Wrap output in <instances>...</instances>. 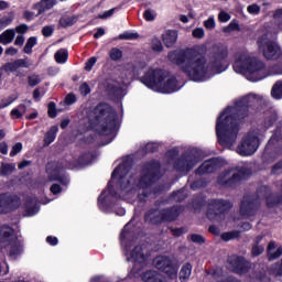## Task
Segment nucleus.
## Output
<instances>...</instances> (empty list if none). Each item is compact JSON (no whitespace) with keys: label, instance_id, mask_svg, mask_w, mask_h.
<instances>
[{"label":"nucleus","instance_id":"1","mask_svg":"<svg viewBox=\"0 0 282 282\" xmlns=\"http://www.w3.org/2000/svg\"><path fill=\"white\" fill-rule=\"evenodd\" d=\"M167 58L180 67L194 83H204L208 74H221L228 69V46L214 44L206 58V46H193L169 52Z\"/></svg>","mask_w":282,"mask_h":282},{"label":"nucleus","instance_id":"2","mask_svg":"<svg viewBox=\"0 0 282 282\" xmlns=\"http://www.w3.org/2000/svg\"><path fill=\"white\" fill-rule=\"evenodd\" d=\"M180 178L169 182L162 177H111L107 187L102 189L98 197L100 210L107 213L116 206L118 199H124L128 195H135L139 204H147L151 195L160 197Z\"/></svg>","mask_w":282,"mask_h":282},{"label":"nucleus","instance_id":"3","mask_svg":"<svg viewBox=\"0 0 282 282\" xmlns=\"http://www.w3.org/2000/svg\"><path fill=\"white\" fill-rule=\"evenodd\" d=\"M257 97L246 95L223 110L216 120L217 142L223 149H232L237 143L240 124L250 116V107L254 105Z\"/></svg>","mask_w":282,"mask_h":282},{"label":"nucleus","instance_id":"4","mask_svg":"<svg viewBox=\"0 0 282 282\" xmlns=\"http://www.w3.org/2000/svg\"><path fill=\"white\" fill-rule=\"evenodd\" d=\"M89 124L98 135H113L120 129L118 111L113 106L100 101L90 112Z\"/></svg>","mask_w":282,"mask_h":282},{"label":"nucleus","instance_id":"5","mask_svg":"<svg viewBox=\"0 0 282 282\" xmlns=\"http://www.w3.org/2000/svg\"><path fill=\"white\" fill-rule=\"evenodd\" d=\"M232 67L236 74H242L251 83H257L265 78V63L246 53L235 54Z\"/></svg>","mask_w":282,"mask_h":282},{"label":"nucleus","instance_id":"6","mask_svg":"<svg viewBox=\"0 0 282 282\" xmlns=\"http://www.w3.org/2000/svg\"><path fill=\"white\" fill-rule=\"evenodd\" d=\"M140 82L148 89H155L158 87L161 94H175L180 89L177 87V77L171 76L169 78V72L162 68L148 69L140 78Z\"/></svg>","mask_w":282,"mask_h":282},{"label":"nucleus","instance_id":"7","mask_svg":"<svg viewBox=\"0 0 282 282\" xmlns=\"http://www.w3.org/2000/svg\"><path fill=\"white\" fill-rule=\"evenodd\" d=\"M119 239L122 248L124 249V254L128 257L127 261H133L134 263H144V261H147L142 247L135 246L133 248V243H135V227H133L131 223L124 225Z\"/></svg>","mask_w":282,"mask_h":282},{"label":"nucleus","instance_id":"8","mask_svg":"<svg viewBox=\"0 0 282 282\" xmlns=\"http://www.w3.org/2000/svg\"><path fill=\"white\" fill-rule=\"evenodd\" d=\"M232 210V202L224 198H212L208 200L207 219L221 223L226 219V213Z\"/></svg>","mask_w":282,"mask_h":282},{"label":"nucleus","instance_id":"9","mask_svg":"<svg viewBox=\"0 0 282 282\" xmlns=\"http://www.w3.org/2000/svg\"><path fill=\"white\" fill-rule=\"evenodd\" d=\"M155 268L169 279L175 281L180 272V260L173 256H159L154 259Z\"/></svg>","mask_w":282,"mask_h":282},{"label":"nucleus","instance_id":"10","mask_svg":"<svg viewBox=\"0 0 282 282\" xmlns=\"http://www.w3.org/2000/svg\"><path fill=\"white\" fill-rule=\"evenodd\" d=\"M261 208V196L259 193L243 195L239 205L241 217H254Z\"/></svg>","mask_w":282,"mask_h":282},{"label":"nucleus","instance_id":"11","mask_svg":"<svg viewBox=\"0 0 282 282\" xmlns=\"http://www.w3.org/2000/svg\"><path fill=\"white\" fill-rule=\"evenodd\" d=\"M198 162L199 156L192 150L174 161V171H177V173H191Z\"/></svg>","mask_w":282,"mask_h":282},{"label":"nucleus","instance_id":"12","mask_svg":"<svg viewBox=\"0 0 282 282\" xmlns=\"http://www.w3.org/2000/svg\"><path fill=\"white\" fill-rule=\"evenodd\" d=\"M259 149V137L254 133H247V135L241 140V143L237 148V152L242 158H248L254 155Z\"/></svg>","mask_w":282,"mask_h":282},{"label":"nucleus","instance_id":"13","mask_svg":"<svg viewBox=\"0 0 282 282\" xmlns=\"http://www.w3.org/2000/svg\"><path fill=\"white\" fill-rule=\"evenodd\" d=\"M227 265L235 274H248L252 264L243 256L231 254L227 257Z\"/></svg>","mask_w":282,"mask_h":282},{"label":"nucleus","instance_id":"14","mask_svg":"<svg viewBox=\"0 0 282 282\" xmlns=\"http://www.w3.org/2000/svg\"><path fill=\"white\" fill-rule=\"evenodd\" d=\"M21 206V198L18 195H0V215H8L13 210H18Z\"/></svg>","mask_w":282,"mask_h":282},{"label":"nucleus","instance_id":"15","mask_svg":"<svg viewBox=\"0 0 282 282\" xmlns=\"http://www.w3.org/2000/svg\"><path fill=\"white\" fill-rule=\"evenodd\" d=\"M259 48L267 61H279L282 56L281 46L272 40L264 42L263 45H259Z\"/></svg>","mask_w":282,"mask_h":282},{"label":"nucleus","instance_id":"16","mask_svg":"<svg viewBox=\"0 0 282 282\" xmlns=\"http://www.w3.org/2000/svg\"><path fill=\"white\" fill-rule=\"evenodd\" d=\"M162 169L160 161L152 159L141 165V177H158Z\"/></svg>","mask_w":282,"mask_h":282},{"label":"nucleus","instance_id":"17","mask_svg":"<svg viewBox=\"0 0 282 282\" xmlns=\"http://www.w3.org/2000/svg\"><path fill=\"white\" fill-rule=\"evenodd\" d=\"M219 166H221V162L217 158H213L204 161L196 170V175H209L210 173H215Z\"/></svg>","mask_w":282,"mask_h":282},{"label":"nucleus","instance_id":"18","mask_svg":"<svg viewBox=\"0 0 282 282\" xmlns=\"http://www.w3.org/2000/svg\"><path fill=\"white\" fill-rule=\"evenodd\" d=\"M183 210V205H174L172 207L163 208L161 209L162 219L165 223L171 224L172 221H175L180 215H182Z\"/></svg>","mask_w":282,"mask_h":282},{"label":"nucleus","instance_id":"19","mask_svg":"<svg viewBox=\"0 0 282 282\" xmlns=\"http://www.w3.org/2000/svg\"><path fill=\"white\" fill-rule=\"evenodd\" d=\"M252 176V169L247 166L226 169L220 177H250Z\"/></svg>","mask_w":282,"mask_h":282},{"label":"nucleus","instance_id":"20","mask_svg":"<svg viewBox=\"0 0 282 282\" xmlns=\"http://www.w3.org/2000/svg\"><path fill=\"white\" fill-rule=\"evenodd\" d=\"M133 169V160L126 159L112 171L110 177H127Z\"/></svg>","mask_w":282,"mask_h":282},{"label":"nucleus","instance_id":"21","mask_svg":"<svg viewBox=\"0 0 282 282\" xmlns=\"http://www.w3.org/2000/svg\"><path fill=\"white\" fill-rule=\"evenodd\" d=\"M95 155L91 152H85L78 156L77 160L73 162V167L75 171H80V169H85V166H89L91 162L95 160Z\"/></svg>","mask_w":282,"mask_h":282},{"label":"nucleus","instance_id":"22","mask_svg":"<svg viewBox=\"0 0 282 282\" xmlns=\"http://www.w3.org/2000/svg\"><path fill=\"white\" fill-rule=\"evenodd\" d=\"M22 208L29 217H34V215L39 213V200L36 197L26 196L24 198Z\"/></svg>","mask_w":282,"mask_h":282},{"label":"nucleus","instance_id":"23","mask_svg":"<svg viewBox=\"0 0 282 282\" xmlns=\"http://www.w3.org/2000/svg\"><path fill=\"white\" fill-rule=\"evenodd\" d=\"M156 212L158 209L151 208L144 214L143 219L145 224H149L150 226H162V224H165L162 219V212H160L159 215H155Z\"/></svg>","mask_w":282,"mask_h":282},{"label":"nucleus","instance_id":"24","mask_svg":"<svg viewBox=\"0 0 282 282\" xmlns=\"http://www.w3.org/2000/svg\"><path fill=\"white\" fill-rule=\"evenodd\" d=\"M57 3V0H40L37 3L33 4V10H37L35 17H41V14H44L47 10H52Z\"/></svg>","mask_w":282,"mask_h":282},{"label":"nucleus","instance_id":"25","mask_svg":"<svg viewBox=\"0 0 282 282\" xmlns=\"http://www.w3.org/2000/svg\"><path fill=\"white\" fill-rule=\"evenodd\" d=\"M4 72H17V69L24 67L30 69V63L25 58L15 59L14 62L6 63L3 66Z\"/></svg>","mask_w":282,"mask_h":282},{"label":"nucleus","instance_id":"26","mask_svg":"<svg viewBox=\"0 0 282 282\" xmlns=\"http://www.w3.org/2000/svg\"><path fill=\"white\" fill-rule=\"evenodd\" d=\"M142 281L144 282H166V278L160 274L158 271H145L141 275Z\"/></svg>","mask_w":282,"mask_h":282},{"label":"nucleus","instance_id":"27","mask_svg":"<svg viewBox=\"0 0 282 282\" xmlns=\"http://www.w3.org/2000/svg\"><path fill=\"white\" fill-rule=\"evenodd\" d=\"M188 197V193L186 192V187H182L180 189L173 191L169 199L170 202H175L176 204H182Z\"/></svg>","mask_w":282,"mask_h":282},{"label":"nucleus","instance_id":"28","mask_svg":"<svg viewBox=\"0 0 282 282\" xmlns=\"http://www.w3.org/2000/svg\"><path fill=\"white\" fill-rule=\"evenodd\" d=\"M275 249H276V242L275 241L269 242L267 247V256L269 261H275V259H280V257H282V247H279L276 250ZM272 250H275V251L272 252Z\"/></svg>","mask_w":282,"mask_h":282},{"label":"nucleus","instance_id":"29","mask_svg":"<svg viewBox=\"0 0 282 282\" xmlns=\"http://www.w3.org/2000/svg\"><path fill=\"white\" fill-rule=\"evenodd\" d=\"M279 142H282V130L281 128H276L273 132V134L271 135V138L269 139L267 145H265V152L268 153V151H272V149H274L275 144H279Z\"/></svg>","mask_w":282,"mask_h":282},{"label":"nucleus","instance_id":"30","mask_svg":"<svg viewBox=\"0 0 282 282\" xmlns=\"http://www.w3.org/2000/svg\"><path fill=\"white\" fill-rule=\"evenodd\" d=\"M162 41L165 47H173L177 43V31L169 30L165 34L162 35Z\"/></svg>","mask_w":282,"mask_h":282},{"label":"nucleus","instance_id":"31","mask_svg":"<svg viewBox=\"0 0 282 282\" xmlns=\"http://www.w3.org/2000/svg\"><path fill=\"white\" fill-rule=\"evenodd\" d=\"M192 206L195 212L202 210V208L206 206V195L204 194L194 195L192 200Z\"/></svg>","mask_w":282,"mask_h":282},{"label":"nucleus","instance_id":"32","mask_svg":"<svg viewBox=\"0 0 282 282\" xmlns=\"http://www.w3.org/2000/svg\"><path fill=\"white\" fill-rule=\"evenodd\" d=\"M193 272V264L191 262L185 263L178 273V279L181 282L188 281Z\"/></svg>","mask_w":282,"mask_h":282},{"label":"nucleus","instance_id":"33","mask_svg":"<svg viewBox=\"0 0 282 282\" xmlns=\"http://www.w3.org/2000/svg\"><path fill=\"white\" fill-rule=\"evenodd\" d=\"M14 36H17L14 29H8L0 35V43H2V45H10V43L14 41Z\"/></svg>","mask_w":282,"mask_h":282},{"label":"nucleus","instance_id":"34","mask_svg":"<svg viewBox=\"0 0 282 282\" xmlns=\"http://www.w3.org/2000/svg\"><path fill=\"white\" fill-rule=\"evenodd\" d=\"M58 133V126H53L44 135V147H50L54 140H56V134Z\"/></svg>","mask_w":282,"mask_h":282},{"label":"nucleus","instance_id":"35","mask_svg":"<svg viewBox=\"0 0 282 282\" xmlns=\"http://www.w3.org/2000/svg\"><path fill=\"white\" fill-rule=\"evenodd\" d=\"M17 171V163H1L0 175L7 177V175H12Z\"/></svg>","mask_w":282,"mask_h":282},{"label":"nucleus","instance_id":"36","mask_svg":"<svg viewBox=\"0 0 282 282\" xmlns=\"http://www.w3.org/2000/svg\"><path fill=\"white\" fill-rule=\"evenodd\" d=\"M55 62L58 65H64V63L69 58V51L67 48H59L54 55Z\"/></svg>","mask_w":282,"mask_h":282},{"label":"nucleus","instance_id":"37","mask_svg":"<svg viewBox=\"0 0 282 282\" xmlns=\"http://www.w3.org/2000/svg\"><path fill=\"white\" fill-rule=\"evenodd\" d=\"M76 23H78L77 15L63 17L59 19V25L61 28H64V29L72 28V25H76Z\"/></svg>","mask_w":282,"mask_h":282},{"label":"nucleus","instance_id":"38","mask_svg":"<svg viewBox=\"0 0 282 282\" xmlns=\"http://www.w3.org/2000/svg\"><path fill=\"white\" fill-rule=\"evenodd\" d=\"M14 235V229L9 225H2L0 227V241H6V239H10Z\"/></svg>","mask_w":282,"mask_h":282},{"label":"nucleus","instance_id":"39","mask_svg":"<svg viewBox=\"0 0 282 282\" xmlns=\"http://www.w3.org/2000/svg\"><path fill=\"white\" fill-rule=\"evenodd\" d=\"M46 173H48L50 177H61V167L57 163H48L46 165Z\"/></svg>","mask_w":282,"mask_h":282},{"label":"nucleus","instance_id":"40","mask_svg":"<svg viewBox=\"0 0 282 282\" xmlns=\"http://www.w3.org/2000/svg\"><path fill=\"white\" fill-rule=\"evenodd\" d=\"M243 180H247L246 177H229L227 181H224V177H218V184H223V186H226V188H232V184H236V182H241Z\"/></svg>","mask_w":282,"mask_h":282},{"label":"nucleus","instance_id":"41","mask_svg":"<svg viewBox=\"0 0 282 282\" xmlns=\"http://www.w3.org/2000/svg\"><path fill=\"white\" fill-rule=\"evenodd\" d=\"M225 34H230V32H241V26H239L238 20H232L227 26L223 29Z\"/></svg>","mask_w":282,"mask_h":282},{"label":"nucleus","instance_id":"42","mask_svg":"<svg viewBox=\"0 0 282 282\" xmlns=\"http://www.w3.org/2000/svg\"><path fill=\"white\" fill-rule=\"evenodd\" d=\"M271 96L275 98V100L282 99V82H276L271 90Z\"/></svg>","mask_w":282,"mask_h":282},{"label":"nucleus","instance_id":"43","mask_svg":"<svg viewBox=\"0 0 282 282\" xmlns=\"http://www.w3.org/2000/svg\"><path fill=\"white\" fill-rule=\"evenodd\" d=\"M119 41H135L140 39V34L126 31L118 35Z\"/></svg>","mask_w":282,"mask_h":282},{"label":"nucleus","instance_id":"44","mask_svg":"<svg viewBox=\"0 0 282 282\" xmlns=\"http://www.w3.org/2000/svg\"><path fill=\"white\" fill-rule=\"evenodd\" d=\"M36 37L35 36H31L28 39L24 47H23V53L24 54H32V48L36 45Z\"/></svg>","mask_w":282,"mask_h":282},{"label":"nucleus","instance_id":"45","mask_svg":"<svg viewBox=\"0 0 282 282\" xmlns=\"http://www.w3.org/2000/svg\"><path fill=\"white\" fill-rule=\"evenodd\" d=\"M207 186L206 178H198L191 184L192 191H199V188H206Z\"/></svg>","mask_w":282,"mask_h":282},{"label":"nucleus","instance_id":"46","mask_svg":"<svg viewBox=\"0 0 282 282\" xmlns=\"http://www.w3.org/2000/svg\"><path fill=\"white\" fill-rule=\"evenodd\" d=\"M239 237V231H227V232H223L220 235V239L223 241H232V239H238Z\"/></svg>","mask_w":282,"mask_h":282},{"label":"nucleus","instance_id":"47","mask_svg":"<svg viewBox=\"0 0 282 282\" xmlns=\"http://www.w3.org/2000/svg\"><path fill=\"white\" fill-rule=\"evenodd\" d=\"M144 153H158L160 151V144L156 142H149L143 148Z\"/></svg>","mask_w":282,"mask_h":282},{"label":"nucleus","instance_id":"48","mask_svg":"<svg viewBox=\"0 0 282 282\" xmlns=\"http://www.w3.org/2000/svg\"><path fill=\"white\" fill-rule=\"evenodd\" d=\"M265 252V247L260 245H252L251 247V257H261Z\"/></svg>","mask_w":282,"mask_h":282},{"label":"nucleus","instance_id":"49","mask_svg":"<svg viewBox=\"0 0 282 282\" xmlns=\"http://www.w3.org/2000/svg\"><path fill=\"white\" fill-rule=\"evenodd\" d=\"M29 87H36V85H41V76L33 74L28 77Z\"/></svg>","mask_w":282,"mask_h":282},{"label":"nucleus","instance_id":"50","mask_svg":"<svg viewBox=\"0 0 282 282\" xmlns=\"http://www.w3.org/2000/svg\"><path fill=\"white\" fill-rule=\"evenodd\" d=\"M109 56L111 61H120L122 58V52L118 47H113L110 50Z\"/></svg>","mask_w":282,"mask_h":282},{"label":"nucleus","instance_id":"51","mask_svg":"<svg viewBox=\"0 0 282 282\" xmlns=\"http://www.w3.org/2000/svg\"><path fill=\"white\" fill-rule=\"evenodd\" d=\"M48 118H56L58 116V111L56 110V102L50 101L48 102V110H47Z\"/></svg>","mask_w":282,"mask_h":282},{"label":"nucleus","instance_id":"52","mask_svg":"<svg viewBox=\"0 0 282 282\" xmlns=\"http://www.w3.org/2000/svg\"><path fill=\"white\" fill-rule=\"evenodd\" d=\"M191 241H193V243H198V246H204V243H206V238L199 234H193L191 235Z\"/></svg>","mask_w":282,"mask_h":282},{"label":"nucleus","instance_id":"53","mask_svg":"<svg viewBox=\"0 0 282 282\" xmlns=\"http://www.w3.org/2000/svg\"><path fill=\"white\" fill-rule=\"evenodd\" d=\"M21 151H23V143H15L11 149L10 158H15V155H19V153H21Z\"/></svg>","mask_w":282,"mask_h":282},{"label":"nucleus","instance_id":"54","mask_svg":"<svg viewBox=\"0 0 282 282\" xmlns=\"http://www.w3.org/2000/svg\"><path fill=\"white\" fill-rule=\"evenodd\" d=\"M152 50L153 52H163L164 46L162 45V41H160V39L154 37L152 40Z\"/></svg>","mask_w":282,"mask_h":282},{"label":"nucleus","instance_id":"55","mask_svg":"<svg viewBox=\"0 0 282 282\" xmlns=\"http://www.w3.org/2000/svg\"><path fill=\"white\" fill-rule=\"evenodd\" d=\"M173 237H182V235H186L188 232V229L186 227H181V228H170Z\"/></svg>","mask_w":282,"mask_h":282},{"label":"nucleus","instance_id":"56","mask_svg":"<svg viewBox=\"0 0 282 282\" xmlns=\"http://www.w3.org/2000/svg\"><path fill=\"white\" fill-rule=\"evenodd\" d=\"M9 254L10 257H19V254H21V245L19 243L11 245Z\"/></svg>","mask_w":282,"mask_h":282},{"label":"nucleus","instance_id":"57","mask_svg":"<svg viewBox=\"0 0 282 282\" xmlns=\"http://www.w3.org/2000/svg\"><path fill=\"white\" fill-rule=\"evenodd\" d=\"M98 62L97 57H90L88 58V61L85 63V67L84 69L86 72H91L94 69V65H96V63Z\"/></svg>","mask_w":282,"mask_h":282},{"label":"nucleus","instance_id":"58","mask_svg":"<svg viewBox=\"0 0 282 282\" xmlns=\"http://www.w3.org/2000/svg\"><path fill=\"white\" fill-rule=\"evenodd\" d=\"M247 12H249V14H260L261 13V7L257 3L250 4L247 8Z\"/></svg>","mask_w":282,"mask_h":282},{"label":"nucleus","instance_id":"59","mask_svg":"<svg viewBox=\"0 0 282 282\" xmlns=\"http://www.w3.org/2000/svg\"><path fill=\"white\" fill-rule=\"evenodd\" d=\"M48 182H58L62 186H67L69 184L68 177H50Z\"/></svg>","mask_w":282,"mask_h":282},{"label":"nucleus","instance_id":"60","mask_svg":"<svg viewBox=\"0 0 282 282\" xmlns=\"http://www.w3.org/2000/svg\"><path fill=\"white\" fill-rule=\"evenodd\" d=\"M79 91H80L82 96H89V94H91V88L89 87V84L83 83L79 86Z\"/></svg>","mask_w":282,"mask_h":282},{"label":"nucleus","instance_id":"61","mask_svg":"<svg viewBox=\"0 0 282 282\" xmlns=\"http://www.w3.org/2000/svg\"><path fill=\"white\" fill-rule=\"evenodd\" d=\"M52 34H54V28L50 26V25H45L42 29V35L45 39H50V36H52Z\"/></svg>","mask_w":282,"mask_h":282},{"label":"nucleus","instance_id":"62","mask_svg":"<svg viewBox=\"0 0 282 282\" xmlns=\"http://www.w3.org/2000/svg\"><path fill=\"white\" fill-rule=\"evenodd\" d=\"M50 191H51L52 195H58V194L63 193V187L61 186V184L54 183L51 185Z\"/></svg>","mask_w":282,"mask_h":282},{"label":"nucleus","instance_id":"63","mask_svg":"<svg viewBox=\"0 0 282 282\" xmlns=\"http://www.w3.org/2000/svg\"><path fill=\"white\" fill-rule=\"evenodd\" d=\"M206 30H215V18L210 17L204 22Z\"/></svg>","mask_w":282,"mask_h":282},{"label":"nucleus","instance_id":"64","mask_svg":"<svg viewBox=\"0 0 282 282\" xmlns=\"http://www.w3.org/2000/svg\"><path fill=\"white\" fill-rule=\"evenodd\" d=\"M143 19H145L147 21H155V14L153 13V11H151V9H148L143 13Z\"/></svg>","mask_w":282,"mask_h":282}]
</instances>
